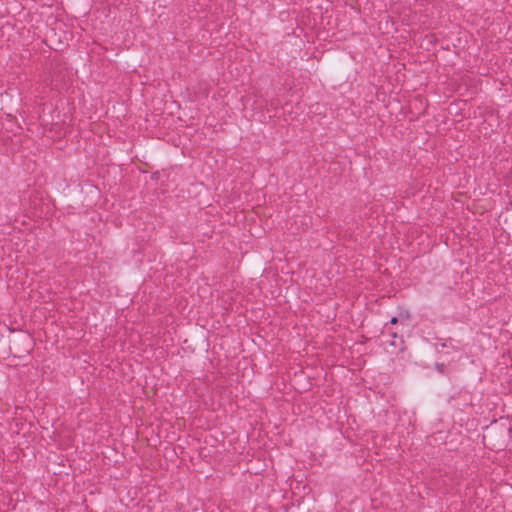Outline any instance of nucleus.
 <instances>
[{"instance_id": "1", "label": "nucleus", "mask_w": 512, "mask_h": 512, "mask_svg": "<svg viewBox=\"0 0 512 512\" xmlns=\"http://www.w3.org/2000/svg\"><path fill=\"white\" fill-rule=\"evenodd\" d=\"M385 329L387 330L390 336H392L393 338H397V332L390 331V329H388L387 327H385Z\"/></svg>"}, {"instance_id": "2", "label": "nucleus", "mask_w": 512, "mask_h": 512, "mask_svg": "<svg viewBox=\"0 0 512 512\" xmlns=\"http://www.w3.org/2000/svg\"><path fill=\"white\" fill-rule=\"evenodd\" d=\"M390 323L391 324H397L398 323V318L397 317H392L391 320H390Z\"/></svg>"}, {"instance_id": "3", "label": "nucleus", "mask_w": 512, "mask_h": 512, "mask_svg": "<svg viewBox=\"0 0 512 512\" xmlns=\"http://www.w3.org/2000/svg\"><path fill=\"white\" fill-rule=\"evenodd\" d=\"M440 345H441L442 348L448 347V343L447 342H441Z\"/></svg>"}]
</instances>
